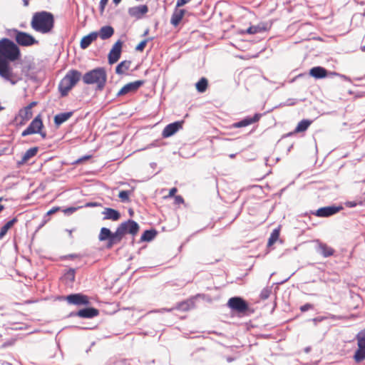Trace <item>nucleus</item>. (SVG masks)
I'll return each mask as SVG.
<instances>
[{"mask_svg":"<svg viewBox=\"0 0 365 365\" xmlns=\"http://www.w3.org/2000/svg\"><path fill=\"white\" fill-rule=\"evenodd\" d=\"M140 227L136 222L128 220L122 222L117 227L115 232H112L108 228L102 227L98 235V240L101 242L108 241L106 247L110 249L113 245L119 244L126 234L133 236L136 235Z\"/></svg>","mask_w":365,"mask_h":365,"instance_id":"f257e3e1","label":"nucleus"},{"mask_svg":"<svg viewBox=\"0 0 365 365\" xmlns=\"http://www.w3.org/2000/svg\"><path fill=\"white\" fill-rule=\"evenodd\" d=\"M31 28L41 34L50 33L54 26L53 15L47 11L36 12L31 21Z\"/></svg>","mask_w":365,"mask_h":365,"instance_id":"f03ea898","label":"nucleus"},{"mask_svg":"<svg viewBox=\"0 0 365 365\" xmlns=\"http://www.w3.org/2000/svg\"><path fill=\"white\" fill-rule=\"evenodd\" d=\"M87 85H96V89L103 91L107 82V73L104 68L98 67L86 72L82 77Z\"/></svg>","mask_w":365,"mask_h":365,"instance_id":"7ed1b4c3","label":"nucleus"},{"mask_svg":"<svg viewBox=\"0 0 365 365\" xmlns=\"http://www.w3.org/2000/svg\"><path fill=\"white\" fill-rule=\"evenodd\" d=\"M82 77L80 71L75 69L69 70L58 85V90L61 96H67Z\"/></svg>","mask_w":365,"mask_h":365,"instance_id":"20e7f679","label":"nucleus"},{"mask_svg":"<svg viewBox=\"0 0 365 365\" xmlns=\"http://www.w3.org/2000/svg\"><path fill=\"white\" fill-rule=\"evenodd\" d=\"M20 56L19 47L11 40L3 38L0 41V59L14 61Z\"/></svg>","mask_w":365,"mask_h":365,"instance_id":"39448f33","label":"nucleus"},{"mask_svg":"<svg viewBox=\"0 0 365 365\" xmlns=\"http://www.w3.org/2000/svg\"><path fill=\"white\" fill-rule=\"evenodd\" d=\"M0 76L12 85L16 84L19 80L18 75L13 71L9 62L6 59H0Z\"/></svg>","mask_w":365,"mask_h":365,"instance_id":"423d86ee","label":"nucleus"},{"mask_svg":"<svg viewBox=\"0 0 365 365\" xmlns=\"http://www.w3.org/2000/svg\"><path fill=\"white\" fill-rule=\"evenodd\" d=\"M43 123L41 115L38 114L31 122L28 128L21 133V136L24 137L31 134L38 133L43 138L46 137V133L43 130Z\"/></svg>","mask_w":365,"mask_h":365,"instance_id":"0eeeda50","label":"nucleus"},{"mask_svg":"<svg viewBox=\"0 0 365 365\" xmlns=\"http://www.w3.org/2000/svg\"><path fill=\"white\" fill-rule=\"evenodd\" d=\"M227 306L240 314H245L249 309L247 302L240 297H231L227 302Z\"/></svg>","mask_w":365,"mask_h":365,"instance_id":"6e6552de","label":"nucleus"},{"mask_svg":"<svg viewBox=\"0 0 365 365\" xmlns=\"http://www.w3.org/2000/svg\"><path fill=\"white\" fill-rule=\"evenodd\" d=\"M66 300L68 304L76 306H86L90 304L89 297L81 293L69 294L66 297Z\"/></svg>","mask_w":365,"mask_h":365,"instance_id":"1a4fd4ad","label":"nucleus"},{"mask_svg":"<svg viewBox=\"0 0 365 365\" xmlns=\"http://www.w3.org/2000/svg\"><path fill=\"white\" fill-rule=\"evenodd\" d=\"M15 40L18 44L22 46H29L37 43V41L31 35L23 31L16 32Z\"/></svg>","mask_w":365,"mask_h":365,"instance_id":"9d476101","label":"nucleus"},{"mask_svg":"<svg viewBox=\"0 0 365 365\" xmlns=\"http://www.w3.org/2000/svg\"><path fill=\"white\" fill-rule=\"evenodd\" d=\"M122 47L123 42L120 40L117 41L113 44L108 56V63L110 64H113L119 60L122 52Z\"/></svg>","mask_w":365,"mask_h":365,"instance_id":"9b49d317","label":"nucleus"},{"mask_svg":"<svg viewBox=\"0 0 365 365\" xmlns=\"http://www.w3.org/2000/svg\"><path fill=\"white\" fill-rule=\"evenodd\" d=\"M144 83L145 81L143 80H138L128 83L121 88V89L118 92L117 96H121L129 93H135L140 87L144 85Z\"/></svg>","mask_w":365,"mask_h":365,"instance_id":"f8f14e48","label":"nucleus"},{"mask_svg":"<svg viewBox=\"0 0 365 365\" xmlns=\"http://www.w3.org/2000/svg\"><path fill=\"white\" fill-rule=\"evenodd\" d=\"M37 105L36 101H32L26 107L21 108L19 112V116L21 118V125H24L26 121L32 118V108Z\"/></svg>","mask_w":365,"mask_h":365,"instance_id":"ddd939ff","label":"nucleus"},{"mask_svg":"<svg viewBox=\"0 0 365 365\" xmlns=\"http://www.w3.org/2000/svg\"><path fill=\"white\" fill-rule=\"evenodd\" d=\"M341 209V207L336 206L323 207L319 208L314 215L319 217H327L339 212Z\"/></svg>","mask_w":365,"mask_h":365,"instance_id":"4468645a","label":"nucleus"},{"mask_svg":"<svg viewBox=\"0 0 365 365\" xmlns=\"http://www.w3.org/2000/svg\"><path fill=\"white\" fill-rule=\"evenodd\" d=\"M182 124L183 121H176L168 124L164 128L162 136L165 138L172 136L182 128Z\"/></svg>","mask_w":365,"mask_h":365,"instance_id":"2eb2a0df","label":"nucleus"},{"mask_svg":"<svg viewBox=\"0 0 365 365\" xmlns=\"http://www.w3.org/2000/svg\"><path fill=\"white\" fill-rule=\"evenodd\" d=\"M98 314V309L93 307H88L80 309L74 315L81 318L91 319L97 317Z\"/></svg>","mask_w":365,"mask_h":365,"instance_id":"dca6fc26","label":"nucleus"},{"mask_svg":"<svg viewBox=\"0 0 365 365\" xmlns=\"http://www.w3.org/2000/svg\"><path fill=\"white\" fill-rule=\"evenodd\" d=\"M261 117H262V114L256 113L253 117H247V118L242 119V120H240L237 123H235L233 125V126L235 128L245 127V126H247L252 123L258 122Z\"/></svg>","mask_w":365,"mask_h":365,"instance_id":"f3484780","label":"nucleus"},{"mask_svg":"<svg viewBox=\"0 0 365 365\" xmlns=\"http://www.w3.org/2000/svg\"><path fill=\"white\" fill-rule=\"evenodd\" d=\"M98 36V32H91L83 36L80 42V46L82 49L87 48Z\"/></svg>","mask_w":365,"mask_h":365,"instance_id":"a211bd4d","label":"nucleus"},{"mask_svg":"<svg viewBox=\"0 0 365 365\" xmlns=\"http://www.w3.org/2000/svg\"><path fill=\"white\" fill-rule=\"evenodd\" d=\"M185 14V9H178V8H176L171 16L170 24L173 26L177 27L183 19Z\"/></svg>","mask_w":365,"mask_h":365,"instance_id":"6ab92c4d","label":"nucleus"},{"mask_svg":"<svg viewBox=\"0 0 365 365\" xmlns=\"http://www.w3.org/2000/svg\"><path fill=\"white\" fill-rule=\"evenodd\" d=\"M309 75L316 79H320L326 78L328 75V71L322 66H315L309 70Z\"/></svg>","mask_w":365,"mask_h":365,"instance_id":"aec40b11","label":"nucleus"},{"mask_svg":"<svg viewBox=\"0 0 365 365\" xmlns=\"http://www.w3.org/2000/svg\"><path fill=\"white\" fill-rule=\"evenodd\" d=\"M103 214L104 215V220H111L117 221L120 217V212L113 208H105Z\"/></svg>","mask_w":365,"mask_h":365,"instance_id":"412c9836","label":"nucleus"},{"mask_svg":"<svg viewBox=\"0 0 365 365\" xmlns=\"http://www.w3.org/2000/svg\"><path fill=\"white\" fill-rule=\"evenodd\" d=\"M148 11V6L145 5H140L138 6H135L129 10V14L132 16H135L137 18L141 17L143 15L145 14Z\"/></svg>","mask_w":365,"mask_h":365,"instance_id":"4be33fe9","label":"nucleus"},{"mask_svg":"<svg viewBox=\"0 0 365 365\" xmlns=\"http://www.w3.org/2000/svg\"><path fill=\"white\" fill-rule=\"evenodd\" d=\"M98 36L102 39H108L113 36L114 34V29L110 26H105L101 28L99 32H98Z\"/></svg>","mask_w":365,"mask_h":365,"instance_id":"5701e85b","label":"nucleus"},{"mask_svg":"<svg viewBox=\"0 0 365 365\" xmlns=\"http://www.w3.org/2000/svg\"><path fill=\"white\" fill-rule=\"evenodd\" d=\"M132 62L130 61H121L115 68V73L118 75H122L125 73L127 72Z\"/></svg>","mask_w":365,"mask_h":365,"instance_id":"b1692460","label":"nucleus"},{"mask_svg":"<svg viewBox=\"0 0 365 365\" xmlns=\"http://www.w3.org/2000/svg\"><path fill=\"white\" fill-rule=\"evenodd\" d=\"M38 150V147H34L27 150L22 156L21 163L24 164L28 162L31 158L34 157L37 154Z\"/></svg>","mask_w":365,"mask_h":365,"instance_id":"393cba45","label":"nucleus"},{"mask_svg":"<svg viewBox=\"0 0 365 365\" xmlns=\"http://www.w3.org/2000/svg\"><path fill=\"white\" fill-rule=\"evenodd\" d=\"M319 250L321 255L324 257L332 256L334 253V250L326 244H320Z\"/></svg>","mask_w":365,"mask_h":365,"instance_id":"a878e982","label":"nucleus"},{"mask_svg":"<svg viewBox=\"0 0 365 365\" xmlns=\"http://www.w3.org/2000/svg\"><path fill=\"white\" fill-rule=\"evenodd\" d=\"M72 115L71 112L59 113L54 117V123L56 125H60L66 122Z\"/></svg>","mask_w":365,"mask_h":365,"instance_id":"bb28decb","label":"nucleus"},{"mask_svg":"<svg viewBox=\"0 0 365 365\" xmlns=\"http://www.w3.org/2000/svg\"><path fill=\"white\" fill-rule=\"evenodd\" d=\"M18 219L16 217H14L12 220L8 221L0 230V239H2L7 233L8 230L11 229L15 223H16Z\"/></svg>","mask_w":365,"mask_h":365,"instance_id":"cd10ccee","label":"nucleus"},{"mask_svg":"<svg viewBox=\"0 0 365 365\" xmlns=\"http://www.w3.org/2000/svg\"><path fill=\"white\" fill-rule=\"evenodd\" d=\"M312 124V120L304 119L301 120L297 125L294 133H301L307 130Z\"/></svg>","mask_w":365,"mask_h":365,"instance_id":"c85d7f7f","label":"nucleus"},{"mask_svg":"<svg viewBox=\"0 0 365 365\" xmlns=\"http://www.w3.org/2000/svg\"><path fill=\"white\" fill-rule=\"evenodd\" d=\"M208 87V81L206 78L202 77L195 84L197 91L200 93H204Z\"/></svg>","mask_w":365,"mask_h":365,"instance_id":"c756f323","label":"nucleus"},{"mask_svg":"<svg viewBox=\"0 0 365 365\" xmlns=\"http://www.w3.org/2000/svg\"><path fill=\"white\" fill-rule=\"evenodd\" d=\"M193 302L192 300H186L178 304L176 308L179 310L187 312L193 307Z\"/></svg>","mask_w":365,"mask_h":365,"instance_id":"7c9ffc66","label":"nucleus"},{"mask_svg":"<svg viewBox=\"0 0 365 365\" xmlns=\"http://www.w3.org/2000/svg\"><path fill=\"white\" fill-rule=\"evenodd\" d=\"M157 232L155 230H145L141 235L140 240L143 242L151 241L156 235Z\"/></svg>","mask_w":365,"mask_h":365,"instance_id":"2f4dec72","label":"nucleus"},{"mask_svg":"<svg viewBox=\"0 0 365 365\" xmlns=\"http://www.w3.org/2000/svg\"><path fill=\"white\" fill-rule=\"evenodd\" d=\"M358 348L365 349V329L360 331L356 336Z\"/></svg>","mask_w":365,"mask_h":365,"instance_id":"473e14b6","label":"nucleus"},{"mask_svg":"<svg viewBox=\"0 0 365 365\" xmlns=\"http://www.w3.org/2000/svg\"><path fill=\"white\" fill-rule=\"evenodd\" d=\"M279 237V229L277 228L274 229L268 240L267 246L271 247L278 240Z\"/></svg>","mask_w":365,"mask_h":365,"instance_id":"72a5a7b5","label":"nucleus"},{"mask_svg":"<svg viewBox=\"0 0 365 365\" xmlns=\"http://www.w3.org/2000/svg\"><path fill=\"white\" fill-rule=\"evenodd\" d=\"M354 359L356 363L365 360V349L358 348L354 355Z\"/></svg>","mask_w":365,"mask_h":365,"instance_id":"f704fd0d","label":"nucleus"},{"mask_svg":"<svg viewBox=\"0 0 365 365\" xmlns=\"http://www.w3.org/2000/svg\"><path fill=\"white\" fill-rule=\"evenodd\" d=\"M133 190H121L118 194V197L123 202H128L130 201V195L133 193Z\"/></svg>","mask_w":365,"mask_h":365,"instance_id":"c9c22d12","label":"nucleus"},{"mask_svg":"<svg viewBox=\"0 0 365 365\" xmlns=\"http://www.w3.org/2000/svg\"><path fill=\"white\" fill-rule=\"evenodd\" d=\"M265 30H266L265 27L261 26L259 25L252 26L247 29V33L250 34H255L259 33V32H262Z\"/></svg>","mask_w":365,"mask_h":365,"instance_id":"e433bc0d","label":"nucleus"},{"mask_svg":"<svg viewBox=\"0 0 365 365\" xmlns=\"http://www.w3.org/2000/svg\"><path fill=\"white\" fill-rule=\"evenodd\" d=\"M271 294V289L268 287L264 288L260 293V298L262 299H267Z\"/></svg>","mask_w":365,"mask_h":365,"instance_id":"4c0bfd02","label":"nucleus"},{"mask_svg":"<svg viewBox=\"0 0 365 365\" xmlns=\"http://www.w3.org/2000/svg\"><path fill=\"white\" fill-rule=\"evenodd\" d=\"M148 41V39H145V40L140 41L136 46L135 50L138 51H140V52L143 51L145 49V46L147 45Z\"/></svg>","mask_w":365,"mask_h":365,"instance_id":"58836bf2","label":"nucleus"},{"mask_svg":"<svg viewBox=\"0 0 365 365\" xmlns=\"http://www.w3.org/2000/svg\"><path fill=\"white\" fill-rule=\"evenodd\" d=\"M313 308H314L313 304H309V303H307V304H304L303 306H302L300 307V311L302 312H307V311H308L309 309H312Z\"/></svg>","mask_w":365,"mask_h":365,"instance_id":"ea45409f","label":"nucleus"},{"mask_svg":"<svg viewBox=\"0 0 365 365\" xmlns=\"http://www.w3.org/2000/svg\"><path fill=\"white\" fill-rule=\"evenodd\" d=\"M108 0H101L100 1V11L101 14L103 13L106 6L108 4Z\"/></svg>","mask_w":365,"mask_h":365,"instance_id":"a19ab883","label":"nucleus"},{"mask_svg":"<svg viewBox=\"0 0 365 365\" xmlns=\"http://www.w3.org/2000/svg\"><path fill=\"white\" fill-rule=\"evenodd\" d=\"M191 0H177L176 8L183 6L186 4L189 3Z\"/></svg>","mask_w":365,"mask_h":365,"instance_id":"79ce46f5","label":"nucleus"},{"mask_svg":"<svg viewBox=\"0 0 365 365\" xmlns=\"http://www.w3.org/2000/svg\"><path fill=\"white\" fill-rule=\"evenodd\" d=\"M175 203L178 205L184 203L183 197L180 195L175 196Z\"/></svg>","mask_w":365,"mask_h":365,"instance_id":"37998d69","label":"nucleus"},{"mask_svg":"<svg viewBox=\"0 0 365 365\" xmlns=\"http://www.w3.org/2000/svg\"><path fill=\"white\" fill-rule=\"evenodd\" d=\"M178 190L176 187H173L170 190L169 194L168 196L165 197V198L175 197V193L177 192Z\"/></svg>","mask_w":365,"mask_h":365,"instance_id":"c03bdc74","label":"nucleus"},{"mask_svg":"<svg viewBox=\"0 0 365 365\" xmlns=\"http://www.w3.org/2000/svg\"><path fill=\"white\" fill-rule=\"evenodd\" d=\"M59 210H60L59 207H54L47 212V215H51L57 212Z\"/></svg>","mask_w":365,"mask_h":365,"instance_id":"a18cd8bd","label":"nucleus"},{"mask_svg":"<svg viewBox=\"0 0 365 365\" xmlns=\"http://www.w3.org/2000/svg\"><path fill=\"white\" fill-rule=\"evenodd\" d=\"M113 3H114L115 4H116V5H117V4H118L121 1V0H113Z\"/></svg>","mask_w":365,"mask_h":365,"instance_id":"49530a36","label":"nucleus"},{"mask_svg":"<svg viewBox=\"0 0 365 365\" xmlns=\"http://www.w3.org/2000/svg\"><path fill=\"white\" fill-rule=\"evenodd\" d=\"M75 210H76V208L70 207V208L67 209L66 210H65V212H66L67 210H68V211H71V212H73V211H74Z\"/></svg>","mask_w":365,"mask_h":365,"instance_id":"de8ad7c7","label":"nucleus"},{"mask_svg":"<svg viewBox=\"0 0 365 365\" xmlns=\"http://www.w3.org/2000/svg\"><path fill=\"white\" fill-rule=\"evenodd\" d=\"M2 198L0 197V202L1 201ZM4 209V206L0 204V212L3 210Z\"/></svg>","mask_w":365,"mask_h":365,"instance_id":"09e8293b","label":"nucleus"},{"mask_svg":"<svg viewBox=\"0 0 365 365\" xmlns=\"http://www.w3.org/2000/svg\"><path fill=\"white\" fill-rule=\"evenodd\" d=\"M361 50L364 52L365 51V46H361Z\"/></svg>","mask_w":365,"mask_h":365,"instance_id":"8fccbe9b","label":"nucleus"},{"mask_svg":"<svg viewBox=\"0 0 365 365\" xmlns=\"http://www.w3.org/2000/svg\"><path fill=\"white\" fill-rule=\"evenodd\" d=\"M130 214L132 215L133 214V211L132 210H130Z\"/></svg>","mask_w":365,"mask_h":365,"instance_id":"3c124183","label":"nucleus"},{"mask_svg":"<svg viewBox=\"0 0 365 365\" xmlns=\"http://www.w3.org/2000/svg\"><path fill=\"white\" fill-rule=\"evenodd\" d=\"M94 205L93 204H88V206Z\"/></svg>","mask_w":365,"mask_h":365,"instance_id":"603ef678","label":"nucleus"}]
</instances>
